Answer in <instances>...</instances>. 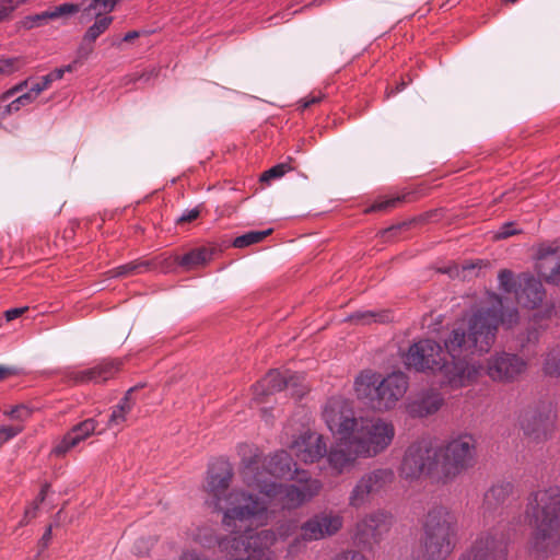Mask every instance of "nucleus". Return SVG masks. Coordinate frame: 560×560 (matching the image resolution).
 Returning a JSON list of instances; mask_svg holds the SVG:
<instances>
[{
	"instance_id": "obj_8",
	"label": "nucleus",
	"mask_w": 560,
	"mask_h": 560,
	"mask_svg": "<svg viewBox=\"0 0 560 560\" xmlns=\"http://www.w3.org/2000/svg\"><path fill=\"white\" fill-rule=\"evenodd\" d=\"M351 438L362 458H372L392 444L395 428L392 422L381 418H361Z\"/></svg>"
},
{
	"instance_id": "obj_61",
	"label": "nucleus",
	"mask_w": 560,
	"mask_h": 560,
	"mask_svg": "<svg viewBox=\"0 0 560 560\" xmlns=\"http://www.w3.org/2000/svg\"><path fill=\"white\" fill-rule=\"evenodd\" d=\"M322 100V96L318 95V96H310L307 98H305L303 101V104H302V107L305 109V108H308L310 106L314 105V104H317L319 101Z\"/></svg>"
},
{
	"instance_id": "obj_20",
	"label": "nucleus",
	"mask_w": 560,
	"mask_h": 560,
	"mask_svg": "<svg viewBox=\"0 0 560 560\" xmlns=\"http://www.w3.org/2000/svg\"><path fill=\"white\" fill-rule=\"evenodd\" d=\"M342 527V517L338 514L322 513L302 524L301 533L304 540L314 541L332 536Z\"/></svg>"
},
{
	"instance_id": "obj_42",
	"label": "nucleus",
	"mask_w": 560,
	"mask_h": 560,
	"mask_svg": "<svg viewBox=\"0 0 560 560\" xmlns=\"http://www.w3.org/2000/svg\"><path fill=\"white\" fill-rule=\"evenodd\" d=\"M27 0H0V23L8 21L15 9Z\"/></svg>"
},
{
	"instance_id": "obj_23",
	"label": "nucleus",
	"mask_w": 560,
	"mask_h": 560,
	"mask_svg": "<svg viewBox=\"0 0 560 560\" xmlns=\"http://www.w3.org/2000/svg\"><path fill=\"white\" fill-rule=\"evenodd\" d=\"M120 365L119 360H104L93 368L71 372L69 378L77 384L102 383L112 378L119 371Z\"/></svg>"
},
{
	"instance_id": "obj_37",
	"label": "nucleus",
	"mask_w": 560,
	"mask_h": 560,
	"mask_svg": "<svg viewBox=\"0 0 560 560\" xmlns=\"http://www.w3.org/2000/svg\"><path fill=\"white\" fill-rule=\"evenodd\" d=\"M272 233V229H268L265 231H249L241 236H237L233 241V246L236 248H244L250 246L253 244L260 243L268 235Z\"/></svg>"
},
{
	"instance_id": "obj_31",
	"label": "nucleus",
	"mask_w": 560,
	"mask_h": 560,
	"mask_svg": "<svg viewBox=\"0 0 560 560\" xmlns=\"http://www.w3.org/2000/svg\"><path fill=\"white\" fill-rule=\"evenodd\" d=\"M212 257V250L206 247L195 248L182 257L171 259V262H177L185 270H194L199 266L206 265Z\"/></svg>"
},
{
	"instance_id": "obj_11",
	"label": "nucleus",
	"mask_w": 560,
	"mask_h": 560,
	"mask_svg": "<svg viewBox=\"0 0 560 560\" xmlns=\"http://www.w3.org/2000/svg\"><path fill=\"white\" fill-rule=\"evenodd\" d=\"M394 479V470L387 467L375 468L363 474L351 489L348 504L354 509L365 506L374 495H377L393 483Z\"/></svg>"
},
{
	"instance_id": "obj_25",
	"label": "nucleus",
	"mask_w": 560,
	"mask_h": 560,
	"mask_svg": "<svg viewBox=\"0 0 560 560\" xmlns=\"http://www.w3.org/2000/svg\"><path fill=\"white\" fill-rule=\"evenodd\" d=\"M546 291L540 280L525 276L521 283L520 289L516 292L517 302L528 308H536L539 306L545 299Z\"/></svg>"
},
{
	"instance_id": "obj_39",
	"label": "nucleus",
	"mask_w": 560,
	"mask_h": 560,
	"mask_svg": "<svg viewBox=\"0 0 560 560\" xmlns=\"http://www.w3.org/2000/svg\"><path fill=\"white\" fill-rule=\"evenodd\" d=\"M96 429V422L94 419H86L82 421L81 423L77 424L72 428L70 431V434H72L73 438H75L77 443L79 444L81 441L89 438L91 434L94 433Z\"/></svg>"
},
{
	"instance_id": "obj_19",
	"label": "nucleus",
	"mask_w": 560,
	"mask_h": 560,
	"mask_svg": "<svg viewBox=\"0 0 560 560\" xmlns=\"http://www.w3.org/2000/svg\"><path fill=\"white\" fill-rule=\"evenodd\" d=\"M233 478V469L231 464L225 459H217L208 469L206 479V491L213 497L215 508L221 510V501L225 500V495Z\"/></svg>"
},
{
	"instance_id": "obj_59",
	"label": "nucleus",
	"mask_w": 560,
	"mask_h": 560,
	"mask_svg": "<svg viewBox=\"0 0 560 560\" xmlns=\"http://www.w3.org/2000/svg\"><path fill=\"white\" fill-rule=\"evenodd\" d=\"M37 510H38V503L37 502H33L32 505L25 510L24 517L21 521V525L26 524L32 518L36 517V511Z\"/></svg>"
},
{
	"instance_id": "obj_34",
	"label": "nucleus",
	"mask_w": 560,
	"mask_h": 560,
	"mask_svg": "<svg viewBox=\"0 0 560 560\" xmlns=\"http://www.w3.org/2000/svg\"><path fill=\"white\" fill-rule=\"evenodd\" d=\"M192 540L201 545L205 548H212L220 544L222 537L215 535L214 529L211 526L197 527L191 534Z\"/></svg>"
},
{
	"instance_id": "obj_5",
	"label": "nucleus",
	"mask_w": 560,
	"mask_h": 560,
	"mask_svg": "<svg viewBox=\"0 0 560 560\" xmlns=\"http://www.w3.org/2000/svg\"><path fill=\"white\" fill-rule=\"evenodd\" d=\"M376 374H361L354 386L357 396L366 400L377 411L393 409L408 389V377L402 372H394L378 380Z\"/></svg>"
},
{
	"instance_id": "obj_35",
	"label": "nucleus",
	"mask_w": 560,
	"mask_h": 560,
	"mask_svg": "<svg viewBox=\"0 0 560 560\" xmlns=\"http://www.w3.org/2000/svg\"><path fill=\"white\" fill-rule=\"evenodd\" d=\"M131 390L132 389H130L120 400V402L114 408L108 419L109 428L121 425L126 421L127 415L131 411V401L129 398Z\"/></svg>"
},
{
	"instance_id": "obj_30",
	"label": "nucleus",
	"mask_w": 560,
	"mask_h": 560,
	"mask_svg": "<svg viewBox=\"0 0 560 560\" xmlns=\"http://www.w3.org/2000/svg\"><path fill=\"white\" fill-rule=\"evenodd\" d=\"M513 492V485L509 481H502L493 485L483 498V508L487 511H493L502 506Z\"/></svg>"
},
{
	"instance_id": "obj_9",
	"label": "nucleus",
	"mask_w": 560,
	"mask_h": 560,
	"mask_svg": "<svg viewBox=\"0 0 560 560\" xmlns=\"http://www.w3.org/2000/svg\"><path fill=\"white\" fill-rule=\"evenodd\" d=\"M399 475L409 481L418 480L422 476L441 481L435 448L427 441L411 443L405 451Z\"/></svg>"
},
{
	"instance_id": "obj_12",
	"label": "nucleus",
	"mask_w": 560,
	"mask_h": 560,
	"mask_svg": "<svg viewBox=\"0 0 560 560\" xmlns=\"http://www.w3.org/2000/svg\"><path fill=\"white\" fill-rule=\"evenodd\" d=\"M323 419L334 435L351 436L361 418H357L351 404L341 397L330 398L323 410Z\"/></svg>"
},
{
	"instance_id": "obj_47",
	"label": "nucleus",
	"mask_w": 560,
	"mask_h": 560,
	"mask_svg": "<svg viewBox=\"0 0 560 560\" xmlns=\"http://www.w3.org/2000/svg\"><path fill=\"white\" fill-rule=\"evenodd\" d=\"M295 528L296 525L294 522H285L280 524L277 527V530H275L277 533V540H285L289 536H291L294 533Z\"/></svg>"
},
{
	"instance_id": "obj_48",
	"label": "nucleus",
	"mask_w": 560,
	"mask_h": 560,
	"mask_svg": "<svg viewBox=\"0 0 560 560\" xmlns=\"http://www.w3.org/2000/svg\"><path fill=\"white\" fill-rule=\"evenodd\" d=\"M93 42L86 40L84 37L77 50V59L79 61L85 60L93 51Z\"/></svg>"
},
{
	"instance_id": "obj_54",
	"label": "nucleus",
	"mask_w": 560,
	"mask_h": 560,
	"mask_svg": "<svg viewBox=\"0 0 560 560\" xmlns=\"http://www.w3.org/2000/svg\"><path fill=\"white\" fill-rule=\"evenodd\" d=\"M50 539H51V526H49L45 530V533L43 534L42 538L38 541V548H39L38 553H37L38 559H40L42 552L48 547Z\"/></svg>"
},
{
	"instance_id": "obj_62",
	"label": "nucleus",
	"mask_w": 560,
	"mask_h": 560,
	"mask_svg": "<svg viewBox=\"0 0 560 560\" xmlns=\"http://www.w3.org/2000/svg\"><path fill=\"white\" fill-rule=\"evenodd\" d=\"M410 81L406 82L405 80H401L395 88V90H390V91H387L386 92V97H389L390 95L395 94V93H398L400 91H402L407 84L409 83Z\"/></svg>"
},
{
	"instance_id": "obj_33",
	"label": "nucleus",
	"mask_w": 560,
	"mask_h": 560,
	"mask_svg": "<svg viewBox=\"0 0 560 560\" xmlns=\"http://www.w3.org/2000/svg\"><path fill=\"white\" fill-rule=\"evenodd\" d=\"M390 319V316L387 312H373V311H359L351 314L347 320L361 324L369 325L371 323H386Z\"/></svg>"
},
{
	"instance_id": "obj_28",
	"label": "nucleus",
	"mask_w": 560,
	"mask_h": 560,
	"mask_svg": "<svg viewBox=\"0 0 560 560\" xmlns=\"http://www.w3.org/2000/svg\"><path fill=\"white\" fill-rule=\"evenodd\" d=\"M79 10L80 7L78 4L62 3L50 11H45L35 15L25 16L21 21V26L25 30H32L34 27H38L46 24L49 20L72 15L79 12Z\"/></svg>"
},
{
	"instance_id": "obj_63",
	"label": "nucleus",
	"mask_w": 560,
	"mask_h": 560,
	"mask_svg": "<svg viewBox=\"0 0 560 560\" xmlns=\"http://www.w3.org/2000/svg\"><path fill=\"white\" fill-rule=\"evenodd\" d=\"M49 485H44L40 489V492L38 493L36 500L34 502H37L38 505L45 500L47 491H48Z\"/></svg>"
},
{
	"instance_id": "obj_64",
	"label": "nucleus",
	"mask_w": 560,
	"mask_h": 560,
	"mask_svg": "<svg viewBox=\"0 0 560 560\" xmlns=\"http://www.w3.org/2000/svg\"><path fill=\"white\" fill-rule=\"evenodd\" d=\"M179 560H206L195 552H185Z\"/></svg>"
},
{
	"instance_id": "obj_58",
	"label": "nucleus",
	"mask_w": 560,
	"mask_h": 560,
	"mask_svg": "<svg viewBox=\"0 0 560 560\" xmlns=\"http://www.w3.org/2000/svg\"><path fill=\"white\" fill-rule=\"evenodd\" d=\"M26 86H27V80L16 84L15 86H13L12 89H10L9 91H7L5 93L2 94V96H1L2 101H7V100L11 98L16 93L23 91Z\"/></svg>"
},
{
	"instance_id": "obj_50",
	"label": "nucleus",
	"mask_w": 560,
	"mask_h": 560,
	"mask_svg": "<svg viewBox=\"0 0 560 560\" xmlns=\"http://www.w3.org/2000/svg\"><path fill=\"white\" fill-rule=\"evenodd\" d=\"M7 413L12 419L24 420L31 416V409L26 406H15Z\"/></svg>"
},
{
	"instance_id": "obj_41",
	"label": "nucleus",
	"mask_w": 560,
	"mask_h": 560,
	"mask_svg": "<svg viewBox=\"0 0 560 560\" xmlns=\"http://www.w3.org/2000/svg\"><path fill=\"white\" fill-rule=\"evenodd\" d=\"M35 98L36 97L34 96V93L31 91L23 93L5 106L4 114H14L19 112L23 106L31 104Z\"/></svg>"
},
{
	"instance_id": "obj_38",
	"label": "nucleus",
	"mask_w": 560,
	"mask_h": 560,
	"mask_svg": "<svg viewBox=\"0 0 560 560\" xmlns=\"http://www.w3.org/2000/svg\"><path fill=\"white\" fill-rule=\"evenodd\" d=\"M96 21L84 33V39L93 43L113 23V16L95 18Z\"/></svg>"
},
{
	"instance_id": "obj_45",
	"label": "nucleus",
	"mask_w": 560,
	"mask_h": 560,
	"mask_svg": "<svg viewBox=\"0 0 560 560\" xmlns=\"http://www.w3.org/2000/svg\"><path fill=\"white\" fill-rule=\"evenodd\" d=\"M521 233V230L515 228V223L508 222L504 223L494 234L495 240H505L510 236L516 235Z\"/></svg>"
},
{
	"instance_id": "obj_46",
	"label": "nucleus",
	"mask_w": 560,
	"mask_h": 560,
	"mask_svg": "<svg viewBox=\"0 0 560 560\" xmlns=\"http://www.w3.org/2000/svg\"><path fill=\"white\" fill-rule=\"evenodd\" d=\"M22 431V427L20 425H3L0 428V446L14 438Z\"/></svg>"
},
{
	"instance_id": "obj_49",
	"label": "nucleus",
	"mask_w": 560,
	"mask_h": 560,
	"mask_svg": "<svg viewBox=\"0 0 560 560\" xmlns=\"http://www.w3.org/2000/svg\"><path fill=\"white\" fill-rule=\"evenodd\" d=\"M401 201L400 197L388 198L385 200L376 201L371 208L370 211H382L387 210L389 208H394L397 203Z\"/></svg>"
},
{
	"instance_id": "obj_2",
	"label": "nucleus",
	"mask_w": 560,
	"mask_h": 560,
	"mask_svg": "<svg viewBox=\"0 0 560 560\" xmlns=\"http://www.w3.org/2000/svg\"><path fill=\"white\" fill-rule=\"evenodd\" d=\"M525 520L532 527L529 549L538 558L560 550V488L540 489L527 497Z\"/></svg>"
},
{
	"instance_id": "obj_14",
	"label": "nucleus",
	"mask_w": 560,
	"mask_h": 560,
	"mask_svg": "<svg viewBox=\"0 0 560 560\" xmlns=\"http://www.w3.org/2000/svg\"><path fill=\"white\" fill-rule=\"evenodd\" d=\"M508 548L502 533L482 532L458 560H506Z\"/></svg>"
},
{
	"instance_id": "obj_7",
	"label": "nucleus",
	"mask_w": 560,
	"mask_h": 560,
	"mask_svg": "<svg viewBox=\"0 0 560 560\" xmlns=\"http://www.w3.org/2000/svg\"><path fill=\"white\" fill-rule=\"evenodd\" d=\"M441 481L456 478L476 463L477 443L472 435L462 434L435 448Z\"/></svg>"
},
{
	"instance_id": "obj_24",
	"label": "nucleus",
	"mask_w": 560,
	"mask_h": 560,
	"mask_svg": "<svg viewBox=\"0 0 560 560\" xmlns=\"http://www.w3.org/2000/svg\"><path fill=\"white\" fill-rule=\"evenodd\" d=\"M248 547L252 552L246 560L276 559L269 549L278 541L277 533L272 529H262L258 533H247Z\"/></svg>"
},
{
	"instance_id": "obj_60",
	"label": "nucleus",
	"mask_w": 560,
	"mask_h": 560,
	"mask_svg": "<svg viewBox=\"0 0 560 560\" xmlns=\"http://www.w3.org/2000/svg\"><path fill=\"white\" fill-rule=\"evenodd\" d=\"M26 311H27V307L11 308V310L5 311L4 316L8 322H11V320L20 317Z\"/></svg>"
},
{
	"instance_id": "obj_22",
	"label": "nucleus",
	"mask_w": 560,
	"mask_h": 560,
	"mask_svg": "<svg viewBox=\"0 0 560 560\" xmlns=\"http://www.w3.org/2000/svg\"><path fill=\"white\" fill-rule=\"evenodd\" d=\"M291 451L301 462L314 463L326 454L327 445L320 434L305 432L292 443Z\"/></svg>"
},
{
	"instance_id": "obj_53",
	"label": "nucleus",
	"mask_w": 560,
	"mask_h": 560,
	"mask_svg": "<svg viewBox=\"0 0 560 560\" xmlns=\"http://www.w3.org/2000/svg\"><path fill=\"white\" fill-rule=\"evenodd\" d=\"M51 83V75H44L40 82L33 84L30 89L34 96L37 97L44 90H46Z\"/></svg>"
},
{
	"instance_id": "obj_18",
	"label": "nucleus",
	"mask_w": 560,
	"mask_h": 560,
	"mask_svg": "<svg viewBox=\"0 0 560 560\" xmlns=\"http://www.w3.org/2000/svg\"><path fill=\"white\" fill-rule=\"evenodd\" d=\"M325 455L329 468L336 475L349 472L357 466L358 459L362 458L358 446L352 443L351 436L338 438Z\"/></svg>"
},
{
	"instance_id": "obj_40",
	"label": "nucleus",
	"mask_w": 560,
	"mask_h": 560,
	"mask_svg": "<svg viewBox=\"0 0 560 560\" xmlns=\"http://www.w3.org/2000/svg\"><path fill=\"white\" fill-rule=\"evenodd\" d=\"M289 161H291V159H289ZM292 170L293 167L290 162L279 163L264 172L260 176V182L270 183L272 179H278Z\"/></svg>"
},
{
	"instance_id": "obj_1",
	"label": "nucleus",
	"mask_w": 560,
	"mask_h": 560,
	"mask_svg": "<svg viewBox=\"0 0 560 560\" xmlns=\"http://www.w3.org/2000/svg\"><path fill=\"white\" fill-rule=\"evenodd\" d=\"M488 302L489 306L479 307L454 326L443 339V347L432 339L412 343L404 358L407 368L431 372L442 387L452 390L475 384L485 368L470 357L490 351L500 324L512 328L518 322L517 308L504 306L499 295L489 294Z\"/></svg>"
},
{
	"instance_id": "obj_16",
	"label": "nucleus",
	"mask_w": 560,
	"mask_h": 560,
	"mask_svg": "<svg viewBox=\"0 0 560 560\" xmlns=\"http://www.w3.org/2000/svg\"><path fill=\"white\" fill-rule=\"evenodd\" d=\"M527 369V362L517 354L497 352L487 360L486 374L493 381L511 383Z\"/></svg>"
},
{
	"instance_id": "obj_43",
	"label": "nucleus",
	"mask_w": 560,
	"mask_h": 560,
	"mask_svg": "<svg viewBox=\"0 0 560 560\" xmlns=\"http://www.w3.org/2000/svg\"><path fill=\"white\" fill-rule=\"evenodd\" d=\"M78 443L75 441V438L68 432L63 439L54 447L52 453L57 456L66 454L69 450L77 446Z\"/></svg>"
},
{
	"instance_id": "obj_55",
	"label": "nucleus",
	"mask_w": 560,
	"mask_h": 560,
	"mask_svg": "<svg viewBox=\"0 0 560 560\" xmlns=\"http://www.w3.org/2000/svg\"><path fill=\"white\" fill-rule=\"evenodd\" d=\"M199 214H200V211L198 208L187 210L177 219V223L191 222V221L196 220L199 217Z\"/></svg>"
},
{
	"instance_id": "obj_44",
	"label": "nucleus",
	"mask_w": 560,
	"mask_h": 560,
	"mask_svg": "<svg viewBox=\"0 0 560 560\" xmlns=\"http://www.w3.org/2000/svg\"><path fill=\"white\" fill-rule=\"evenodd\" d=\"M498 279L500 288L505 292H511L514 289V277L512 271L508 269L501 270L499 272Z\"/></svg>"
},
{
	"instance_id": "obj_57",
	"label": "nucleus",
	"mask_w": 560,
	"mask_h": 560,
	"mask_svg": "<svg viewBox=\"0 0 560 560\" xmlns=\"http://www.w3.org/2000/svg\"><path fill=\"white\" fill-rule=\"evenodd\" d=\"M158 75V70L155 68H152L148 71L142 72L141 74H137L130 79V81H144L149 82L152 78H155Z\"/></svg>"
},
{
	"instance_id": "obj_17",
	"label": "nucleus",
	"mask_w": 560,
	"mask_h": 560,
	"mask_svg": "<svg viewBox=\"0 0 560 560\" xmlns=\"http://www.w3.org/2000/svg\"><path fill=\"white\" fill-rule=\"evenodd\" d=\"M256 459L257 460V476L260 479H267L273 481L275 478H291L293 472H296L295 463H293L291 455L285 451L277 452L261 460L259 454H254L250 457H243L242 465L245 467V463ZM244 468H242L243 470Z\"/></svg>"
},
{
	"instance_id": "obj_10",
	"label": "nucleus",
	"mask_w": 560,
	"mask_h": 560,
	"mask_svg": "<svg viewBox=\"0 0 560 560\" xmlns=\"http://www.w3.org/2000/svg\"><path fill=\"white\" fill-rule=\"evenodd\" d=\"M556 416L548 401H539L526 407L520 416V425L524 435L534 443H541L551 438Z\"/></svg>"
},
{
	"instance_id": "obj_51",
	"label": "nucleus",
	"mask_w": 560,
	"mask_h": 560,
	"mask_svg": "<svg viewBox=\"0 0 560 560\" xmlns=\"http://www.w3.org/2000/svg\"><path fill=\"white\" fill-rule=\"evenodd\" d=\"M305 542H307V540H304L301 533L300 536L295 537L288 546V555L295 556L301 552L305 548Z\"/></svg>"
},
{
	"instance_id": "obj_4",
	"label": "nucleus",
	"mask_w": 560,
	"mask_h": 560,
	"mask_svg": "<svg viewBox=\"0 0 560 560\" xmlns=\"http://www.w3.org/2000/svg\"><path fill=\"white\" fill-rule=\"evenodd\" d=\"M256 469V459L245 463V467L241 471L244 483L249 488L258 489L260 494L268 498L270 504L277 501L284 510H294L301 506L304 502L318 494L322 489V482L317 479H306L300 487L295 485H280L266 478L260 479L257 476Z\"/></svg>"
},
{
	"instance_id": "obj_52",
	"label": "nucleus",
	"mask_w": 560,
	"mask_h": 560,
	"mask_svg": "<svg viewBox=\"0 0 560 560\" xmlns=\"http://www.w3.org/2000/svg\"><path fill=\"white\" fill-rule=\"evenodd\" d=\"M332 560H368L366 557L357 550H347L338 553Z\"/></svg>"
},
{
	"instance_id": "obj_26",
	"label": "nucleus",
	"mask_w": 560,
	"mask_h": 560,
	"mask_svg": "<svg viewBox=\"0 0 560 560\" xmlns=\"http://www.w3.org/2000/svg\"><path fill=\"white\" fill-rule=\"evenodd\" d=\"M241 530L231 532V536L222 537L219 544V550L225 555L226 560H246L252 552L248 547L247 532L238 534Z\"/></svg>"
},
{
	"instance_id": "obj_21",
	"label": "nucleus",
	"mask_w": 560,
	"mask_h": 560,
	"mask_svg": "<svg viewBox=\"0 0 560 560\" xmlns=\"http://www.w3.org/2000/svg\"><path fill=\"white\" fill-rule=\"evenodd\" d=\"M536 270L547 283H560V246L558 244H541L539 246Z\"/></svg>"
},
{
	"instance_id": "obj_15",
	"label": "nucleus",
	"mask_w": 560,
	"mask_h": 560,
	"mask_svg": "<svg viewBox=\"0 0 560 560\" xmlns=\"http://www.w3.org/2000/svg\"><path fill=\"white\" fill-rule=\"evenodd\" d=\"M284 388L289 389L295 398H302L308 392L307 385L304 384V375L281 374L277 370L270 371L253 387V390L255 399H259L260 396L270 395Z\"/></svg>"
},
{
	"instance_id": "obj_36",
	"label": "nucleus",
	"mask_w": 560,
	"mask_h": 560,
	"mask_svg": "<svg viewBox=\"0 0 560 560\" xmlns=\"http://www.w3.org/2000/svg\"><path fill=\"white\" fill-rule=\"evenodd\" d=\"M542 371L550 377H560V345L547 352L542 364Z\"/></svg>"
},
{
	"instance_id": "obj_27",
	"label": "nucleus",
	"mask_w": 560,
	"mask_h": 560,
	"mask_svg": "<svg viewBox=\"0 0 560 560\" xmlns=\"http://www.w3.org/2000/svg\"><path fill=\"white\" fill-rule=\"evenodd\" d=\"M161 268L162 271L167 272L172 267L170 257L154 260H135L128 264L121 265L108 271L112 278L127 277L132 275H139L148 271L152 268Z\"/></svg>"
},
{
	"instance_id": "obj_56",
	"label": "nucleus",
	"mask_w": 560,
	"mask_h": 560,
	"mask_svg": "<svg viewBox=\"0 0 560 560\" xmlns=\"http://www.w3.org/2000/svg\"><path fill=\"white\" fill-rule=\"evenodd\" d=\"M18 59H1L0 60V73H11L15 70V63Z\"/></svg>"
},
{
	"instance_id": "obj_29",
	"label": "nucleus",
	"mask_w": 560,
	"mask_h": 560,
	"mask_svg": "<svg viewBox=\"0 0 560 560\" xmlns=\"http://www.w3.org/2000/svg\"><path fill=\"white\" fill-rule=\"evenodd\" d=\"M443 404V397L436 392H428L410 401L407 406L412 417H427L436 412Z\"/></svg>"
},
{
	"instance_id": "obj_3",
	"label": "nucleus",
	"mask_w": 560,
	"mask_h": 560,
	"mask_svg": "<svg viewBox=\"0 0 560 560\" xmlns=\"http://www.w3.org/2000/svg\"><path fill=\"white\" fill-rule=\"evenodd\" d=\"M458 541V520L446 506L429 510L422 523L420 545L424 560H446Z\"/></svg>"
},
{
	"instance_id": "obj_6",
	"label": "nucleus",
	"mask_w": 560,
	"mask_h": 560,
	"mask_svg": "<svg viewBox=\"0 0 560 560\" xmlns=\"http://www.w3.org/2000/svg\"><path fill=\"white\" fill-rule=\"evenodd\" d=\"M228 508L224 511L222 523L228 530H242L246 526H262L269 520L268 498L260 497L244 490H233L226 498Z\"/></svg>"
},
{
	"instance_id": "obj_13",
	"label": "nucleus",
	"mask_w": 560,
	"mask_h": 560,
	"mask_svg": "<svg viewBox=\"0 0 560 560\" xmlns=\"http://www.w3.org/2000/svg\"><path fill=\"white\" fill-rule=\"evenodd\" d=\"M393 525V515L384 510L366 514L355 525L354 539L364 548L380 544Z\"/></svg>"
},
{
	"instance_id": "obj_32",
	"label": "nucleus",
	"mask_w": 560,
	"mask_h": 560,
	"mask_svg": "<svg viewBox=\"0 0 560 560\" xmlns=\"http://www.w3.org/2000/svg\"><path fill=\"white\" fill-rule=\"evenodd\" d=\"M117 2V0H91L83 10L82 19L84 16L90 19L108 16L107 14L114 10Z\"/></svg>"
}]
</instances>
